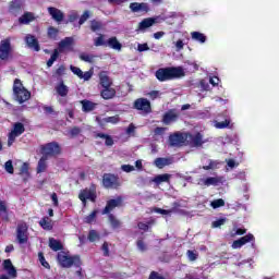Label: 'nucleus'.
<instances>
[{
  "mask_svg": "<svg viewBox=\"0 0 279 279\" xmlns=\"http://www.w3.org/2000/svg\"><path fill=\"white\" fill-rule=\"evenodd\" d=\"M65 71H66V68H65L64 65H60V66L56 70L54 75H56L57 77H62V75H64Z\"/></svg>",
  "mask_w": 279,
  "mask_h": 279,
  "instance_id": "nucleus-55",
  "label": "nucleus"
},
{
  "mask_svg": "<svg viewBox=\"0 0 279 279\" xmlns=\"http://www.w3.org/2000/svg\"><path fill=\"white\" fill-rule=\"evenodd\" d=\"M211 208L217 209L226 206V201L223 198L215 199L210 203Z\"/></svg>",
  "mask_w": 279,
  "mask_h": 279,
  "instance_id": "nucleus-42",
  "label": "nucleus"
},
{
  "mask_svg": "<svg viewBox=\"0 0 279 279\" xmlns=\"http://www.w3.org/2000/svg\"><path fill=\"white\" fill-rule=\"evenodd\" d=\"M57 260L60 267H63L64 269H69L73 267V265L74 267H82V259L80 258V255L70 256V254L64 251L58 253Z\"/></svg>",
  "mask_w": 279,
  "mask_h": 279,
  "instance_id": "nucleus-2",
  "label": "nucleus"
},
{
  "mask_svg": "<svg viewBox=\"0 0 279 279\" xmlns=\"http://www.w3.org/2000/svg\"><path fill=\"white\" fill-rule=\"evenodd\" d=\"M137 51L143 53V51H149V45L147 44H138Z\"/></svg>",
  "mask_w": 279,
  "mask_h": 279,
  "instance_id": "nucleus-58",
  "label": "nucleus"
},
{
  "mask_svg": "<svg viewBox=\"0 0 279 279\" xmlns=\"http://www.w3.org/2000/svg\"><path fill=\"white\" fill-rule=\"evenodd\" d=\"M119 121H120L119 116H112V117L105 118V123H112L113 125H117V123H119Z\"/></svg>",
  "mask_w": 279,
  "mask_h": 279,
  "instance_id": "nucleus-50",
  "label": "nucleus"
},
{
  "mask_svg": "<svg viewBox=\"0 0 279 279\" xmlns=\"http://www.w3.org/2000/svg\"><path fill=\"white\" fill-rule=\"evenodd\" d=\"M108 219L113 230H118V228H121V220H119L113 214H109Z\"/></svg>",
  "mask_w": 279,
  "mask_h": 279,
  "instance_id": "nucleus-36",
  "label": "nucleus"
},
{
  "mask_svg": "<svg viewBox=\"0 0 279 279\" xmlns=\"http://www.w3.org/2000/svg\"><path fill=\"white\" fill-rule=\"evenodd\" d=\"M167 130V128H162V126H157L156 129H155V134L157 135V136H161V134H165V131Z\"/></svg>",
  "mask_w": 279,
  "mask_h": 279,
  "instance_id": "nucleus-63",
  "label": "nucleus"
},
{
  "mask_svg": "<svg viewBox=\"0 0 279 279\" xmlns=\"http://www.w3.org/2000/svg\"><path fill=\"white\" fill-rule=\"evenodd\" d=\"M131 12H145V14H147V12H149V4H147V2H132L129 5Z\"/></svg>",
  "mask_w": 279,
  "mask_h": 279,
  "instance_id": "nucleus-17",
  "label": "nucleus"
},
{
  "mask_svg": "<svg viewBox=\"0 0 279 279\" xmlns=\"http://www.w3.org/2000/svg\"><path fill=\"white\" fill-rule=\"evenodd\" d=\"M87 239L90 243H95V241H99V239H101V236L99 235V233L96 230H90L88 232Z\"/></svg>",
  "mask_w": 279,
  "mask_h": 279,
  "instance_id": "nucleus-40",
  "label": "nucleus"
},
{
  "mask_svg": "<svg viewBox=\"0 0 279 279\" xmlns=\"http://www.w3.org/2000/svg\"><path fill=\"white\" fill-rule=\"evenodd\" d=\"M106 47H110V49H114L116 51H121L123 45L119 43V39H117V37H111L107 40Z\"/></svg>",
  "mask_w": 279,
  "mask_h": 279,
  "instance_id": "nucleus-29",
  "label": "nucleus"
},
{
  "mask_svg": "<svg viewBox=\"0 0 279 279\" xmlns=\"http://www.w3.org/2000/svg\"><path fill=\"white\" fill-rule=\"evenodd\" d=\"M47 160H49V158L44 155L40 157L36 168L37 173H45V171H47Z\"/></svg>",
  "mask_w": 279,
  "mask_h": 279,
  "instance_id": "nucleus-30",
  "label": "nucleus"
},
{
  "mask_svg": "<svg viewBox=\"0 0 279 279\" xmlns=\"http://www.w3.org/2000/svg\"><path fill=\"white\" fill-rule=\"evenodd\" d=\"M80 19V15L77 13H72L69 15V22L70 23H75Z\"/></svg>",
  "mask_w": 279,
  "mask_h": 279,
  "instance_id": "nucleus-64",
  "label": "nucleus"
},
{
  "mask_svg": "<svg viewBox=\"0 0 279 279\" xmlns=\"http://www.w3.org/2000/svg\"><path fill=\"white\" fill-rule=\"evenodd\" d=\"M27 230H28L27 223L21 222L17 225L16 239H17L20 245H23V244L27 243V241H29V238L27 236Z\"/></svg>",
  "mask_w": 279,
  "mask_h": 279,
  "instance_id": "nucleus-13",
  "label": "nucleus"
},
{
  "mask_svg": "<svg viewBox=\"0 0 279 279\" xmlns=\"http://www.w3.org/2000/svg\"><path fill=\"white\" fill-rule=\"evenodd\" d=\"M25 40L29 49H34V51H40V44H38V39L36 38V36L26 35Z\"/></svg>",
  "mask_w": 279,
  "mask_h": 279,
  "instance_id": "nucleus-22",
  "label": "nucleus"
},
{
  "mask_svg": "<svg viewBox=\"0 0 279 279\" xmlns=\"http://www.w3.org/2000/svg\"><path fill=\"white\" fill-rule=\"evenodd\" d=\"M23 12V2L21 0H12L9 3V13L13 16H19Z\"/></svg>",
  "mask_w": 279,
  "mask_h": 279,
  "instance_id": "nucleus-16",
  "label": "nucleus"
},
{
  "mask_svg": "<svg viewBox=\"0 0 279 279\" xmlns=\"http://www.w3.org/2000/svg\"><path fill=\"white\" fill-rule=\"evenodd\" d=\"M94 45L95 47H106L107 46V41L104 40V35H99L95 40H94Z\"/></svg>",
  "mask_w": 279,
  "mask_h": 279,
  "instance_id": "nucleus-45",
  "label": "nucleus"
},
{
  "mask_svg": "<svg viewBox=\"0 0 279 279\" xmlns=\"http://www.w3.org/2000/svg\"><path fill=\"white\" fill-rule=\"evenodd\" d=\"M78 199L82 202L84 207L87 206L88 202L95 204L97 202V184L90 183L89 187H85L80 191Z\"/></svg>",
  "mask_w": 279,
  "mask_h": 279,
  "instance_id": "nucleus-4",
  "label": "nucleus"
},
{
  "mask_svg": "<svg viewBox=\"0 0 279 279\" xmlns=\"http://www.w3.org/2000/svg\"><path fill=\"white\" fill-rule=\"evenodd\" d=\"M191 36L192 40H196V43H201V45H204V43H206L207 40L206 35H204V33L192 32Z\"/></svg>",
  "mask_w": 279,
  "mask_h": 279,
  "instance_id": "nucleus-34",
  "label": "nucleus"
},
{
  "mask_svg": "<svg viewBox=\"0 0 279 279\" xmlns=\"http://www.w3.org/2000/svg\"><path fill=\"white\" fill-rule=\"evenodd\" d=\"M133 108L141 110L144 114H150L151 102L147 98H137L133 104Z\"/></svg>",
  "mask_w": 279,
  "mask_h": 279,
  "instance_id": "nucleus-12",
  "label": "nucleus"
},
{
  "mask_svg": "<svg viewBox=\"0 0 279 279\" xmlns=\"http://www.w3.org/2000/svg\"><path fill=\"white\" fill-rule=\"evenodd\" d=\"M170 147H184L186 145V133L174 132L169 135Z\"/></svg>",
  "mask_w": 279,
  "mask_h": 279,
  "instance_id": "nucleus-10",
  "label": "nucleus"
},
{
  "mask_svg": "<svg viewBox=\"0 0 279 279\" xmlns=\"http://www.w3.org/2000/svg\"><path fill=\"white\" fill-rule=\"evenodd\" d=\"M185 145H189V147L199 148L203 147L204 143H206V141H204V135L199 132H197L196 134L185 133Z\"/></svg>",
  "mask_w": 279,
  "mask_h": 279,
  "instance_id": "nucleus-9",
  "label": "nucleus"
},
{
  "mask_svg": "<svg viewBox=\"0 0 279 279\" xmlns=\"http://www.w3.org/2000/svg\"><path fill=\"white\" fill-rule=\"evenodd\" d=\"M89 27L92 32H101V29H104V23L101 21L92 20Z\"/></svg>",
  "mask_w": 279,
  "mask_h": 279,
  "instance_id": "nucleus-38",
  "label": "nucleus"
},
{
  "mask_svg": "<svg viewBox=\"0 0 279 279\" xmlns=\"http://www.w3.org/2000/svg\"><path fill=\"white\" fill-rule=\"evenodd\" d=\"M59 56H60V51H58V49H54L50 59L47 61V66L48 68L53 66V62H56V60H58Z\"/></svg>",
  "mask_w": 279,
  "mask_h": 279,
  "instance_id": "nucleus-41",
  "label": "nucleus"
},
{
  "mask_svg": "<svg viewBox=\"0 0 279 279\" xmlns=\"http://www.w3.org/2000/svg\"><path fill=\"white\" fill-rule=\"evenodd\" d=\"M48 13L50 14L51 19H53V21H56L57 23H62L64 21V13L58 8L49 7Z\"/></svg>",
  "mask_w": 279,
  "mask_h": 279,
  "instance_id": "nucleus-19",
  "label": "nucleus"
},
{
  "mask_svg": "<svg viewBox=\"0 0 279 279\" xmlns=\"http://www.w3.org/2000/svg\"><path fill=\"white\" fill-rule=\"evenodd\" d=\"M123 206V196H117V198H111L107 201L105 208L102 209V215H110L114 208H121Z\"/></svg>",
  "mask_w": 279,
  "mask_h": 279,
  "instance_id": "nucleus-11",
  "label": "nucleus"
},
{
  "mask_svg": "<svg viewBox=\"0 0 279 279\" xmlns=\"http://www.w3.org/2000/svg\"><path fill=\"white\" fill-rule=\"evenodd\" d=\"M73 37H65L62 39L58 45V51L59 53H62L64 49H70V51H73Z\"/></svg>",
  "mask_w": 279,
  "mask_h": 279,
  "instance_id": "nucleus-21",
  "label": "nucleus"
},
{
  "mask_svg": "<svg viewBox=\"0 0 279 279\" xmlns=\"http://www.w3.org/2000/svg\"><path fill=\"white\" fill-rule=\"evenodd\" d=\"M13 97L19 104H25L32 99V92H28L21 78H15L13 82Z\"/></svg>",
  "mask_w": 279,
  "mask_h": 279,
  "instance_id": "nucleus-3",
  "label": "nucleus"
},
{
  "mask_svg": "<svg viewBox=\"0 0 279 279\" xmlns=\"http://www.w3.org/2000/svg\"><path fill=\"white\" fill-rule=\"evenodd\" d=\"M155 213H158V215H171V209L155 208Z\"/></svg>",
  "mask_w": 279,
  "mask_h": 279,
  "instance_id": "nucleus-62",
  "label": "nucleus"
},
{
  "mask_svg": "<svg viewBox=\"0 0 279 279\" xmlns=\"http://www.w3.org/2000/svg\"><path fill=\"white\" fill-rule=\"evenodd\" d=\"M10 59H12V41L8 37L0 41V60L8 62Z\"/></svg>",
  "mask_w": 279,
  "mask_h": 279,
  "instance_id": "nucleus-8",
  "label": "nucleus"
},
{
  "mask_svg": "<svg viewBox=\"0 0 279 279\" xmlns=\"http://www.w3.org/2000/svg\"><path fill=\"white\" fill-rule=\"evenodd\" d=\"M89 17H90V13L88 11H84V13L81 15L78 20V25H84Z\"/></svg>",
  "mask_w": 279,
  "mask_h": 279,
  "instance_id": "nucleus-47",
  "label": "nucleus"
},
{
  "mask_svg": "<svg viewBox=\"0 0 279 279\" xmlns=\"http://www.w3.org/2000/svg\"><path fill=\"white\" fill-rule=\"evenodd\" d=\"M220 180L217 177H209L205 179L204 184L205 186H217L219 184Z\"/></svg>",
  "mask_w": 279,
  "mask_h": 279,
  "instance_id": "nucleus-39",
  "label": "nucleus"
},
{
  "mask_svg": "<svg viewBox=\"0 0 279 279\" xmlns=\"http://www.w3.org/2000/svg\"><path fill=\"white\" fill-rule=\"evenodd\" d=\"M185 75L186 72H184L183 66L160 68L155 72V77H157L158 82H171V80H180Z\"/></svg>",
  "mask_w": 279,
  "mask_h": 279,
  "instance_id": "nucleus-1",
  "label": "nucleus"
},
{
  "mask_svg": "<svg viewBox=\"0 0 279 279\" xmlns=\"http://www.w3.org/2000/svg\"><path fill=\"white\" fill-rule=\"evenodd\" d=\"M4 169H5L7 173H10L11 175L14 173V165L12 163V160H8L4 163Z\"/></svg>",
  "mask_w": 279,
  "mask_h": 279,
  "instance_id": "nucleus-48",
  "label": "nucleus"
},
{
  "mask_svg": "<svg viewBox=\"0 0 279 279\" xmlns=\"http://www.w3.org/2000/svg\"><path fill=\"white\" fill-rule=\"evenodd\" d=\"M70 70L72 71V73H74V75H77V77H80V80H84L85 82H88V80H90V77H93V72L87 71V72H83L82 69L71 65Z\"/></svg>",
  "mask_w": 279,
  "mask_h": 279,
  "instance_id": "nucleus-18",
  "label": "nucleus"
},
{
  "mask_svg": "<svg viewBox=\"0 0 279 279\" xmlns=\"http://www.w3.org/2000/svg\"><path fill=\"white\" fill-rule=\"evenodd\" d=\"M105 145L106 147H112V145H114V140L112 138V136L107 135V137L105 138Z\"/></svg>",
  "mask_w": 279,
  "mask_h": 279,
  "instance_id": "nucleus-57",
  "label": "nucleus"
},
{
  "mask_svg": "<svg viewBox=\"0 0 279 279\" xmlns=\"http://www.w3.org/2000/svg\"><path fill=\"white\" fill-rule=\"evenodd\" d=\"M56 90L60 97H66L69 95V86L64 84L62 78H60L59 84L56 86Z\"/></svg>",
  "mask_w": 279,
  "mask_h": 279,
  "instance_id": "nucleus-26",
  "label": "nucleus"
},
{
  "mask_svg": "<svg viewBox=\"0 0 279 279\" xmlns=\"http://www.w3.org/2000/svg\"><path fill=\"white\" fill-rule=\"evenodd\" d=\"M148 279H167V278H165V276L160 275V272H158V271H156V270H153V271L149 274Z\"/></svg>",
  "mask_w": 279,
  "mask_h": 279,
  "instance_id": "nucleus-53",
  "label": "nucleus"
},
{
  "mask_svg": "<svg viewBox=\"0 0 279 279\" xmlns=\"http://www.w3.org/2000/svg\"><path fill=\"white\" fill-rule=\"evenodd\" d=\"M121 169L125 173H132V171H134V166H132V165H122Z\"/></svg>",
  "mask_w": 279,
  "mask_h": 279,
  "instance_id": "nucleus-56",
  "label": "nucleus"
},
{
  "mask_svg": "<svg viewBox=\"0 0 279 279\" xmlns=\"http://www.w3.org/2000/svg\"><path fill=\"white\" fill-rule=\"evenodd\" d=\"M117 96V89L112 88V87H104V89L100 92V97H102V99H114V97Z\"/></svg>",
  "mask_w": 279,
  "mask_h": 279,
  "instance_id": "nucleus-24",
  "label": "nucleus"
},
{
  "mask_svg": "<svg viewBox=\"0 0 279 279\" xmlns=\"http://www.w3.org/2000/svg\"><path fill=\"white\" fill-rule=\"evenodd\" d=\"M102 186L105 189H111L113 191H119L121 189V179L113 173H105L102 175Z\"/></svg>",
  "mask_w": 279,
  "mask_h": 279,
  "instance_id": "nucleus-6",
  "label": "nucleus"
},
{
  "mask_svg": "<svg viewBox=\"0 0 279 279\" xmlns=\"http://www.w3.org/2000/svg\"><path fill=\"white\" fill-rule=\"evenodd\" d=\"M41 155L46 158H56L62 154V148L58 142H50L40 146Z\"/></svg>",
  "mask_w": 279,
  "mask_h": 279,
  "instance_id": "nucleus-5",
  "label": "nucleus"
},
{
  "mask_svg": "<svg viewBox=\"0 0 279 279\" xmlns=\"http://www.w3.org/2000/svg\"><path fill=\"white\" fill-rule=\"evenodd\" d=\"M178 119H180V112H178V109H170L163 113L161 123H163V125H171V123L178 122Z\"/></svg>",
  "mask_w": 279,
  "mask_h": 279,
  "instance_id": "nucleus-14",
  "label": "nucleus"
},
{
  "mask_svg": "<svg viewBox=\"0 0 279 279\" xmlns=\"http://www.w3.org/2000/svg\"><path fill=\"white\" fill-rule=\"evenodd\" d=\"M186 256H187L189 260L195 262V259L197 258L198 255L195 251L187 250Z\"/></svg>",
  "mask_w": 279,
  "mask_h": 279,
  "instance_id": "nucleus-54",
  "label": "nucleus"
},
{
  "mask_svg": "<svg viewBox=\"0 0 279 279\" xmlns=\"http://www.w3.org/2000/svg\"><path fill=\"white\" fill-rule=\"evenodd\" d=\"M49 247L50 250H52V252H60L64 250V245H62V242L56 240L54 238L49 239Z\"/></svg>",
  "mask_w": 279,
  "mask_h": 279,
  "instance_id": "nucleus-28",
  "label": "nucleus"
},
{
  "mask_svg": "<svg viewBox=\"0 0 279 279\" xmlns=\"http://www.w3.org/2000/svg\"><path fill=\"white\" fill-rule=\"evenodd\" d=\"M230 125V120H225L222 122H217L216 123V128L218 130H226V128H228Z\"/></svg>",
  "mask_w": 279,
  "mask_h": 279,
  "instance_id": "nucleus-52",
  "label": "nucleus"
},
{
  "mask_svg": "<svg viewBox=\"0 0 279 279\" xmlns=\"http://www.w3.org/2000/svg\"><path fill=\"white\" fill-rule=\"evenodd\" d=\"M155 23H156L155 17L144 19L142 22H140L138 29H147V28L151 27L153 25H155Z\"/></svg>",
  "mask_w": 279,
  "mask_h": 279,
  "instance_id": "nucleus-31",
  "label": "nucleus"
},
{
  "mask_svg": "<svg viewBox=\"0 0 279 279\" xmlns=\"http://www.w3.org/2000/svg\"><path fill=\"white\" fill-rule=\"evenodd\" d=\"M36 17L32 12H25L22 16L19 17L20 25H29L32 21H35Z\"/></svg>",
  "mask_w": 279,
  "mask_h": 279,
  "instance_id": "nucleus-25",
  "label": "nucleus"
},
{
  "mask_svg": "<svg viewBox=\"0 0 279 279\" xmlns=\"http://www.w3.org/2000/svg\"><path fill=\"white\" fill-rule=\"evenodd\" d=\"M69 134L70 138H75L76 136H80V134H82V129H80V126H73L72 129H70Z\"/></svg>",
  "mask_w": 279,
  "mask_h": 279,
  "instance_id": "nucleus-43",
  "label": "nucleus"
},
{
  "mask_svg": "<svg viewBox=\"0 0 279 279\" xmlns=\"http://www.w3.org/2000/svg\"><path fill=\"white\" fill-rule=\"evenodd\" d=\"M169 180H171V174L163 173L156 175L153 182H155V184H162V182H169Z\"/></svg>",
  "mask_w": 279,
  "mask_h": 279,
  "instance_id": "nucleus-35",
  "label": "nucleus"
},
{
  "mask_svg": "<svg viewBox=\"0 0 279 279\" xmlns=\"http://www.w3.org/2000/svg\"><path fill=\"white\" fill-rule=\"evenodd\" d=\"M252 241H255L254 234L248 233L232 243L233 250H239L240 247H243V245H246V243H252Z\"/></svg>",
  "mask_w": 279,
  "mask_h": 279,
  "instance_id": "nucleus-15",
  "label": "nucleus"
},
{
  "mask_svg": "<svg viewBox=\"0 0 279 279\" xmlns=\"http://www.w3.org/2000/svg\"><path fill=\"white\" fill-rule=\"evenodd\" d=\"M38 258L40 265H43L45 269H51V265H49L47 259H45V254H43V252L38 253Z\"/></svg>",
  "mask_w": 279,
  "mask_h": 279,
  "instance_id": "nucleus-44",
  "label": "nucleus"
},
{
  "mask_svg": "<svg viewBox=\"0 0 279 279\" xmlns=\"http://www.w3.org/2000/svg\"><path fill=\"white\" fill-rule=\"evenodd\" d=\"M171 162H173L171 158L158 157L155 159L154 165L157 167V169H165V167H168V165H171Z\"/></svg>",
  "mask_w": 279,
  "mask_h": 279,
  "instance_id": "nucleus-27",
  "label": "nucleus"
},
{
  "mask_svg": "<svg viewBox=\"0 0 279 279\" xmlns=\"http://www.w3.org/2000/svg\"><path fill=\"white\" fill-rule=\"evenodd\" d=\"M82 110L83 112H93L95 110L97 104L90 101V100H82Z\"/></svg>",
  "mask_w": 279,
  "mask_h": 279,
  "instance_id": "nucleus-32",
  "label": "nucleus"
},
{
  "mask_svg": "<svg viewBox=\"0 0 279 279\" xmlns=\"http://www.w3.org/2000/svg\"><path fill=\"white\" fill-rule=\"evenodd\" d=\"M25 134V124L23 122H15L11 132L8 134V147H12L19 136Z\"/></svg>",
  "mask_w": 279,
  "mask_h": 279,
  "instance_id": "nucleus-7",
  "label": "nucleus"
},
{
  "mask_svg": "<svg viewBox=\"0 0 279 279\" xmlns=\"http://www.w3.org/2000/svg\"><path fill=\"white\" fill-rule=\"evenodd\" d=\"M101 252H102V255L105 257H108L110 256V245L108 244V242H104L102 245H101Z\"/></svg>",
  "mask_w": 279,
  "mask_h": 279,
  "instance_id": "nucleus-49",
  "label": "nucleus"
},
{
  "mask_svg": "<svg viewBox=\"0 0 279 279\" xmlns=\"http://www.w3.org/2000/svg\"><path fill=\"white\" fill-rule=\"evenodd\" d=\"M80 60H83V62L93 63V57H89V56L86 54V53L80 54Z\"/></svg>",
  "mask_w": 279,
  "mask_h": 279,
  "instance_id": "nucleus-59",
  "label": "nucleus"
},
{
  "mask_svg": "<svg viewBox=\"0 0 279 279\" xmlns=\"http://www.w3.org/2000/svg\"><path fill=\"white\" fill-rule=\"evenodd\" d=\"M136 244L141 252H145V250H147V245L145 244V242L143 240H137Z\"/></svg>",
  "mask_w": 279,
  "mask_h": 279,
  "instance_id": "nucleus-60",
  "label": "nucleus"
},
{
  "mask_svg": "<svg viewBox=\"0 0 279 279\" xmlns=\"http://www.w3.org/2000/svg\"><path fill=\"white\" fill-rule=\"evenodd\" d=\"M58 34H60V29L54 26L48 27L47 36L50 40H58Z\"/></svg>",
  "mask_w": 279,
  "mask_h": 279,
  "instance_id": "nucleus-37",
  "label": "nucleus"
},
{
  "mask_svg": "<svg viewBox=\"0 0 279 279\" xmlns=\"http://www.w3.org/2000/svg\"><path fill=\"white\" fill-rule=\"evenodd\" d=\"M98 76H99V84L102 88L112 87V78L108 76V72L101 71Z\"/></svg>",
  "mask_w": 279,
  "mask_h": 279,
  "instance_id": "nucleus-20",
  "label": "nucleus"
},
{
  "mask_svg": "<svg viewBox=\"0 0 279 279\" xmlns=\"http://www.w3.org/2000/svg\"><path fill=\"white\" fill-rule=\"evenodd\" d=\"M2 267L4 271H7L9 276H11V278H16V268L12 264V259H4L2 263Z\"/></svg>",
  "mask_w": 279,
  "mask_h": 279,
  "instance_id": "nucleus-23",
  "label": "nucleus"
},
{
  "mask_svg": "<svg viewBox=\"0 0 279 279\" xmlns=\"http://www.w3.org/2000/svg\"><path fill=\"white\" fill-rule=\"evenodd\" d=\"M39 226L40 228H43V230H53V225L51 223V219H49V217L47 216L40 219Z\"/></svg>",
  "mask_w": 279,
  "mask_h": 279,
  "instance_id": "nucleus-33",
  "label": "nucleus"
},
{
  "mask_svg": "<svg viewBox=\"0 0 279 279\" xmlns=\"http://www.w3.org/2000/svg\"><path fill=\"white\" fill-rule=\"evenodd\" d=\"M97 219V210H93L88 216L85 217L84 222L85 223H93Z\"/></svg>",
  "mask_w": 279,
  "mask_h": 279,
  "instance_id": "nucleus-46",
  "label": "nucleus"
},
{
  "mask_svg": "<svg viewBox=\"0 0 279 279\" xmlns=\"http://www.w3.org/2000/svg\"><path fill=\"white\" fill-rule=\"evenodd\" d=\"M137 227L140 230H143L144 232H147L149 230V223L138 222Z\"/></svg>",
  "mask_w": 279,
  "mask_h": 279,
  "instance_id": "nucleus-61",
  "label": "nucleus"
},
{
  "mask_svg": "<svg viewBox=\"0 0 279 279\" xmlns=\"http://www.w3.org/2000/svg\"><path fill=\"white\" fill-rule=\"evenodd\" d=\"M227 219L226 218H219L216 221H213L211 228H221L226 223Z\"/></svg>",
  "mask_w": 279,
  "mask_h": 279,
  "instance_id": "nucleus-51",
  "label": "nucleus"
}]
</instances>
